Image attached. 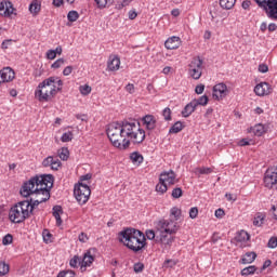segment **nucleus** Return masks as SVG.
Here are the masks:
<instances>
[{"label": "nucleus", "mask_w": 277, "mask_h": 277, "mask_svg": "<svg viewBox=\"0 0 277 277\" xmlns=\"http://www.w3.org/2000/svg\"><path fill=\"white\" fill-rule=\"evenodd\" d=\"M98 10H105V8H110L114 5V0H94Z\"/></svg>", "instance_id": "2f4dec72"}, {"label": "nucleus", "mask_w": 277, "mask_h": 277, "mask_svg": "<svg viewBox=\"0 0 277 277\" xmlns=\"http://www.w3.org/2000/svg\"><path fill=\"white\" fill-rule=\"evenodd\" d=\"M12 241H14V237L11 234H6L3 238H2V245L3 246H10V243H12Z\"/></svg>", "instance_id": "c03bdc74"}, {"label": "nucleus", "mask_w": 277, "mask_h": 277, "mask_svg": "<svg viewBox=\"0 0 277 277\" xmlns=\"http://www.w3.org/2000/svg\"><path fill=\"white\" fill-rule=\"evenodd\" d=\"M92 190L88 184L79 183L74 187V196L79 205H85L90 200Z\"/></svg>", "instance_id": "0eeeda50"}, {"label": "nucleus", "mask_w": 277, "mask_h": 277, "mask_svg": "<svg viewBox=\"0 0 277 277\" xmlns=\"http://www.w3.org/2000/svg\"><path fill=\"white\" fill-rule=\"evenodd\" d=\"M107 68H108V70H111V71L119 70L120 69V57L114 56L113 58H110L108 61Z\"/></svg>", "instance_id": "393cba45"}, {"label": "nucleus", "mask_w": 277, "mask_h": 277, "mask_svg": "<svg viewBox=\"0 0 277 277\" xmlns=\"http://www.w3.org/2000/svg\"><path fill=\"white\" fill-rule=\"evenodd\" d=\"M254 93L256 96H267V94H272V87L267 82H261L255 85Z\"/></svg>", "instance_id": "2eb2a0df"}, {"label": "nucleus", "mask_w": 277, "mask_h": 277, "mask_svg": "<svg viewBox=\"0 0 277 277\" xmlns=\"http://www.w3.org/2000/svg\"><path fill=\"white\" fill-rule=\"evenodd\" d=\"M172 198H181V196H183V189H181V187H176L172 190L171 194Z\"/></svg>", "instance_id": "09e8293b"}, {"label": "nucleus", "mask_w": 277, "mask_h": 277, "mask_svg": "<svg viewBox=\"0 0 277 277\" xmlns=\"http://www.w3.org/2000/svg\"><path fill=\"white\" fill-rule=\"evenodd\" d=\"M26 200L17 202L22 211L24 212L26 217H31L34 215V212H31V201H29V197H26Z\"/></svg>", "instance_id": "f3484780"}, {"label": "nucleus", "mask_w": 277, "mask_h": 277, "mask_svg": "<svg viewBox=\"0 0 277 277\" xmlns=\"http://www.w3.org/2000/svg\"><path fill=\"white\" fill-rule=\"evenodd\" d=\"M265 222V214L262 212H259L255 214L253 219V226H263Z\"/></svg>", "instance_id": "473e14b6"}, {"label": "nucleus", "mask_w": 277, "mask_h": 277, "mask_svg": "<svg viewBox=\"0 0 277 277\" xmlns=\"http://www.w3.org/2000/svg\"><path fill=\"white\" fill-rule=\"evenodd\" d=\"M12 2L5 1L0 3V14L1 16H12Z\"/></svg>", "instance_id": "aec40b11"}, {"label": "nucleus", "mask_w": 277, "mask_h": 277, "mask_svg": "<svg viewBox=\"0 0 277 277\" xmlns=\"http://www.w3.org/2000/svg\"><path fill=\"white\" fill-rule=\"evenodd\" d=\"M119 239L123 246H127L132 252H142L143 248H146V235L140 229L126 228L119 233Z\"/></svg>", "instance_id": "7ed1b4c3"}, {"label": "nucleus", "mask_w": 277, "mask_h": 277, "mask_svg": "<svg viewBox=\"0 0 277 277\" xmlns=\"http://www.w3.org/2000/svg\"><path fill=\"white\" fill-rule=\"evenodd\" d=\"M107 136L110 140L113 146L120 150H127L131 146V141L124 136V130L121 122H113L108 124L106 130Z\"/></svg>", "instance_id": "39448f33"}, {"label": "nucleus", "mask_w": 277, "mask_h": 277, "mask_svg": "<svg viewBox=\"0 0 277 277\" xmlns=\"http://www.w3.org/2000/svg\"><path fill=\"white\" fill-rule=\"evenodd\" d=\"M236 241H238V243H241L243 241H250V234H248V232L246 230H240L237 236L235 237Z\"/></svg>", "instance_id": "c85d7f7f"}, {"label": "nucleus", "mask_w": 277, "mask_h": 277, "mask_svg": "<svg viewBox=\"0 0 277 277\" xmlns=\"http://www.w3.org/2000/svg\"><path fill=\"white\" fill-rule=\"evenodd\" d=\"M142 121L147 131H154V129L157 127V119L153 115H146L143 117Z\"/></svg>", "instance_id": "a211bd4d"}, {"label": "nucleus", "mask_w": 277, "mask_h": 277, "mask_svg": "<svg viewBox=\"0 0 277 277\" xmlns=\"http://www.w3.org/2000/svg\"><path fill=\"white\" fill-rule=\"evenodd\" d=\"M156 192L159 194H166V192H168V184L159 181V183L156 185Z\"/></svg>", "instance_id": "ea45409f"}, {"label": "nucleus", "mask_w": 277, "mask_h": 277, "mask_svg": "<svg viewBox=\"0 0 277 277\" xmlns=\"http://www.w3.org/2000/svg\"><path fill=\"white\" fill-rule=\"evenodd\" d=\"M67 21H69V23H76V21H79V12L69 11L67 14Z\"/></svg>", "instance_id": "58836bf2"}, {"label": "nucleus", "mask_w": 277, "mask_h": 277, "mask_svg": "<svg viewBox=\"0 0 277 277\" xmlns=\"http://www.w3.org/2000/svg\"><path fill=\"white\" fill-rule=\"evenodd\" d=\"M180 45H181V38L176 36H173L167 39L164 42L166 49H169L170 51H173L174 49H179Z\"/></svg>", "instance_id": "6ab92c4d"}, {"label": "nucleus", "mask_w": 277, "mask_h": 277, "mask_svg": "<svg viewBox=\"0 0 277 277\" xmlns=\"http://www.w3.org/2000/svg\"><path fill=\"white\" fill-rule=\"evenodd\" d=\"M195 92H196V94H202V92H205V84H198L195 88Z\"/></svg>", "instance_id": "774afa93"}, {"label": "nucleus", "mask_w": 277, "mask_h": 277, "mask_svg": "<svg viewBox=\"0 0 277 277\" xmlns=\"http://www.w3.org/2000/svg\"><path fill=\"white\" fill-rule=\"evenodd\" d=\"M133 0H122V2L118 3L116 5L117 10H122V8H127V5H129V3H131Z\"/></svg>", "instance_id": "13d9d810"}, {"label": "nucleus", "mask_w": 277, "mask_h": 277, "mask_svg": "<svg viewBox=\"0 0 277 277\" xmlns=\"http://www.w3.org/2000/svg\"><path fill=\"white\" fill-rule=\"evenodd\" d=\"M41 9H42V1L40 0H34L29 4V12L30 14H34V16H38V14H40Z\"/></svg>", "instance_id": "4be33fe9"}, {"label": "nucleus", "mask_w": 277, "mask_h": 277, "mask_svg": "<svg viewBox=\"0 0 277 277\" xmlns=\"http://www.w3.org/2000/svg\"><path fill=\"white\" fill-rule=\"evenodd\" d=\"M227 95H228V87H226L224 82H221L213 87L212 96L214 101H222V98H225V96Z\"/></svg>", "instance_id": "f8f14e48"}, {"label": "nucleus", "mask_w": 277, "mask_h": 277, "mask_svg": "<svg viewBox=\"0 0 277 277\" xmlns=\"http://www.w3.org/2000/svg\"><path fill=\"white\" fill-rule=\"evenodd\" d=\"M267 247L272 248V249L277 248V238L276 237H272L268 240Z\"/></svg>", "instance_id": "bf43d9fd"}, {"label": "nucleus", "mask_w": 277, "mask_h": 277, "mask_svg": "<svg viewBox=\"0 0 277 277\" xmlns=\"http://www.w3.org/2000/svg\"><path fill=\"white\" fill-rule=\"evenodd\" d=\"M44 192H48V194H51V190H49L48 188H31V194L30 196H36L35 199H38V198H44Z\"/></svg>", "instance_id": "cd10ccee"}, {"label": "nucleus", "mask_w": 277, "mask_h": 277, "mask_svg": "<svg viewBox=\"0 0 277 277\" xmlns=\"http://www.w3.org/2000/svg\"><path fill=\"white\" fill-rule=\"evenodd\" d=\"M121 128L126 140L128 137L133 144H142L146 140V131L140 128V122L137 121H121Z\"/></svg>", "instance_id": "423d86ee"}, {"label": "nucleus", "mask_w": 277, "mask_h": 277, "mask_svg": "<svg viewBox=\"0 0 277 277\" xmlns=\"http://www.w3.org/2000/svg\"><path fill=\"white\" fill-rule=\"evenodd\" d=\"M194 104L196 105V107H198L199 105H201L202 107H205L206 105L209 104V96L207 95H202L199 98H195L193 100Z\"/></svg>", "instance_id": "72a5a7b5"}, {"label": "nucleus", "mask_w": 277, "mask_h": 277, "mask_svg": "<svg viewBox=\"0 0 277 277\" xmlns=\"http://www.w3.org/2000/svg\"><path fill=\"white\" fill-rule=\"evenodd\" d=\"M74 69L75 68L72 66L65 67L64 70H63L64 77H68L69 75H71Z\"/></svg>", "instance_id": "052dcab7"}, {"label": "nucleus", "mask_w": 277, "mask_h": 277, "mask_svg": "<svg viewBox=\"0 0 277 277\" xmlns=\"http://www.w3.org/2000/svg\"><path fill=\"white\" fill-rule=\"evenodd\" d=\"M47 57H48V60H55V57H57V54H55V51L49 50L47 52Z\"/></svg>", "instance_id": "e2e57ef3"}, {"label": "nucleus", "mask_w": 277, "mask_h": 277, "mask_svg": "<svg viewBox=\"0 0 277 277\" xmlns=\"http://www.w3.org/2000/svg\"><path fill=\"white\" fill-rule=\"evenodd\" d=\"M202 64L203 61L200 56L193 58V61L188 65V72L193 79L198 81L200 77H202Z\"/></svg>", "instance_id": "1a4fd4ad"}, {"label": "nucleus", "mask_w": 277, "mask_h": 277, "mask_svg": "<svg viewBox=\"0 0 277 277\" xmlns=\"http://www.w3.org/2000/svg\"><path fill=\"white\" fill-rule=\"evenodd\" d=\"M92 263H94V256L90 251H87L83 259H81V269H83V267H90Z\"/></svg>", "instance_id": "b1692460"}, {"label": "nucleus", "mask_w": 277, "mask_h": 277, "mask_svg": "<svg viewBox=\"0 0 277 277\" xmlns=\"http://www.w3.org/2000/svg\"><path fill=\"white\" fill-rule=\"evenodd\" d=\"M133 269L135 272V274H140L142 272H144V264L143 263H135L133 266Z\"/></svg>", "instance_id": "6e6d98bb"}, {"label": "nucleus", "mask_w": 277, "mask_h": 277, "mask_svg": "<svg viewBox=\"0 0 277 277\" xmlns=\"http://www.w3.org/2000/svg\"><path fill=\"white\" fill-rule=\"evenodd\" d=\"M237 0H220V5L223 10H233Z\"/></svg>", "instance_id": "c756f323"}, {"label": "nucleus", "mask_w": 277, "mask_h": 277, "mask_svg": "<svg viewBox=\"0 0 277 277\" xmlns=\"http://www.w3.org/2000/svg\"><path fill=\"white\" fill-rule=\"evenodd\" d=\"M130 159L132 161V163H144V156H142V154H140V151H134L130 155Z\"/></svg>", "instance_id": "7c9ffc66"}, {"label": "nucleus", "mask_w": 277, "mask_h": 277, "mask_svg": "<svg viewBox=\"0 0 277 277\" xmlns=\"http://www.w3.org/2000/svg\"><path fill=\"white\" fill-rule=\"evenodd\" d=\"M196 217H198V208L197 207L190 208L189 219L190 220H196Z\"/></svg>", "instance_id": "4d7b16f0"}, {"label": "nucleus", "mask_w": 277, "mask_h": 277, "mask_svg": "<svg viewBox=\"0 0 277 277\" xmlns=\"http://www.w3.org/2000/svg\"><path fill=\"white\" fill-rule=\"evenodd\" d=\"M259 8L266 12V16L277 21V0H254Z\"/></svg>", "instance_id": "6e6552de"}, {"label": "nucleus", "mask_w": 277, "mask_h": 277, "mask_svg": "<svg viewBox=\"0 0 277 277\" xmlns=\"http://www.w3.org/2000/svg\"><path fill=\"white\" fill-rule=\"evenodd\" d=\"M53 163V156H48L45 159L42 161L43 168H50Z\"/></svg>", "instance_id": "864d4df0"}, {"label": "nucleus", "mask_w": 277, "mask_h": 277, "mask_svg": "<svg viewBox=\"0 0 277 277\" xmlns=\"http://www.w3.org/2000/svg\"><path fill=\"white\" fill-rule=\"evenodd\" d=\"M43 241L45 243H51V237H53V235L51 234V232H49V229H44L43 233Z\"/></svg>", "instance_id": "49530a36"}, {"label": "nucleus", "mask_w": 277, "mask_h": 277, "mask_svg": "<svg viewBox=\"0 0 277 277\" xmlns=\"http://www.w3.org/2000/svg\"><path fill=\"white\" fill-rule=\"evenodd\" d=\"M63 85L64 81L55 76L47 78L38 84L35 96L40 103H49L57 92H62Z\"/></svg>", "instance_id": "f03ea898"}, {"label": "nucleus", "mask_w": 277, "mask_h": 277, "mask_svg": "<svg viewBox=\"0 0 277 277\" xmlns=\"http://www.w3.org/2000/svg\"><path fill=\"white\" fill-rule=\"evenodd\" d=\"M126 90L129 92V94L135 93V85L132 83L127 84Z\"/></svg>", "instance_id": "338daca9"}, {"label": "nucleus", "mask_w": 277, "mask_h": 277, "mask_svg": "<svg viewBox=\"0 0 277 277\" xmlns=\"http://www.w3.org/2000/svg\"><path fill=\"white\" fill-rule=\"evenodd\" d=\"M185 129V124L181 121H176L169 130V133H181V130Z\"/></svg>", "instance_id": "f704fd0d"}, {"label": "nucleus", "mask_w": 277, "mask_h": 277, "mask_svg": "<svg viewBox=\"0 0 277 277\" xmlns=\"http://www.w3.org/2000/svg\"><path fill=\"white\" fill-rule=\"evenodd\" d=\"M79 92L80 94H82V96H88V94L92 92V87H90L89 84L80 85Z\"/></svg>", "instance_id": "79ce46f5"}, {"label": "nucleus", "mask_w": 277, "mask_h": 277, "mask_svg": "<svg viewBox=\"0 0 277 277\" xmlns=\"http://www.w3.org/2000/svg\"><path fill=\"white\" fill-rule=\"evenodd\" d=\"M53 183H55V177L53 174H41V175H35L30 177V180L24 182V184L21 187L19 194L23 196V198H29L31 196V189L34 188H40L42 189H53Z\"/></svg>", "instance_id": "20e7f679"}, {"label": "nucleus", "mask_w": 277, "mask_h": 277, "mask_svg": "<svg viewBox=\"0 0 277 277\" xmlns=\"http://www.w3.org/2000/svg\"><path fill=\"white\" fill-rule=\"evenodd\" d=\"M78 263L81 265V258L79 255H75L70 260L69 265H70V267H77Z\"/></svg>", "instance_id": "de8ad7c7"}, {"label": "nucleus", "mask_w": 277, "mask_h": 277, "mask_svg": "<svg viewBox=\"0 0 277 277\" xmlns=\"http://www.w3.org/2000/svg\"><path fill=\"white\" fill-rule=\"evenodd\" d=\"M214 215H215V217L222 219V216L226 215V213L224 212V209L219 208L217 210H215Z\"/></svg>", "instance_id": "680f3d73"}, {"label": "nucleus", "mask_w": 277, "mask_h": 277, "mask_svg": "<svg viewBox=\"0 0 277 277\" xmlns=\"http://www.w3.org/2000/svg\"><path fill=\"white\" fill-rule=\"evenodd\" d=\"M57 277H75V272L62 271L61 273H58Z\"/></svg>", "instance_id": "5fc2aeb1"}, {"label": "nucleus", "mask_w": 277, "mask_h": 277, "mask_svg": "<svg viewBox=\"0 0 277 277\" xmlns=\"http://www.w3.org/2000/svg\"><path fill=\"white\" fill-rule=\"evenodd\" d=\"M10 273V265H8L5 262H0V277L5 276Z\"/></svg>", "instance_id": "a19ab883"}, {"label": "nucleus", "mask_w": 277, "mask_h": 277, "mask_svg": "<svg viewBox=\"0 0 277 277\" xmlns=\"http://www.w3.org/2000/svg\"><path fill=\"white\" fill-rule=\"evenodd\" d=\"M70 155V151H68V148L63 147L58 150V157L62 159V161H68V157Z\"/></svg>", "instance_id": "4c0bfd02"}, {"label": "nucleus", "mask_w": 277, "mask_h": 277, "mask_svg": "<svg viewBox=\"0 0 277 277\" xmlns=\"http://www.w3.org/2000/svg\"><path fill=\"white\" fill-rule=\"evenodd\" d=\"M196 107H198V106H196V104L194 103V100H193L182 110L183 118H189L194 114V111H196Z\"/></svg>", "instance_id": "412c9836"}, {"label": "nucleus", "mask_w": 277, "mask_h": 277, "mask_svg": "<svg viewBox=\"0 0 277 277\" xmlns=\"http://www.w3.org/2000/svg\"><path fill=\"white\" fill-rule=\"evenodd\" d=\"M61 140H62V142H71L72 133L70 131L63 133Z\"/></svg>", "instance_id": "603ef678"}, {"label": "nucleus", "mask_w": 277, "mask_h": 277, "mask_svg": "<svg viewBox=\"0 0 277 277\" xmlns=\"http://www.w3.org/2000/svg\"><path fill=\"white\" fill-rule=\"evenodd\" d=\"M255 272H256V266L251 265V266L245 267L241 271V276H252V274H255Z\"/></svg>", "instance_id": "e433bc0d"}, {"label": "nucleus", "mask_w": 277, "mask_h": 277, "mask_svg": "<svg viewBox=\"0 0 277 277\" xmlns=\"http://www.w3.org/2000/svg\"><path fill=\"white\" fill-rule=\"evenodd\" d=\"M264 185L268 189H272L274 185H277V168L267 169L264 175Z\"/></svg>", "instance_id": "9b49d317"}, {"label": "nucleus", "mask_w": 277, "mask_h": 277, "mask_svg": "<svg viewBox=\"0 0 277 277\" xmlns=\"http://www.w3.org/2000/svg\"><path fill=\"white\" fill-rule=\"evenodd\" d=\"M179 226L176 222L172 220L162 219L156 223V232L154 229H147L145 232V237L149 241L155 240L156 243H160L161 248L164 250H170L172 243H174V235L179 233Z\"/></svg>", "instance_id": "f257e3e1"}, {"label": "nucleus", "mask_w": 277, "mask_h": 277, "mask_svg": "<svg viewBox=\"0 0 277 277\" xmlns=\"http://www.w3.org/2000/svg\"><path fill=\"white\" fill-rule=\"evenodd\" d=\"M167 220H171V222H175V224L179 225V220H181V209L176 207L172 208L170 211V219Z\"/></svg>", "instance_id": "bb28decb"}, {"label": "nucleus", "mask_w": 277, "mask_h": 277, "mask_svg": "<svg viewBox=\"0 0 277 277\" xmlns=\"http://www.w3.org/2000/svg\"><path fill=\"white\" fill-rule=\"evenodd\" d=\"M27 219L28 217L24 214L17 203H15L14 207H12L9 211V220L13 222V224H21Z\"/></svg>", "instance_id": "9d476101"}, {"label": "nucleus", "mask_w": 277, "mask_h": 277, "mask_svg": "<svg viewBox=\"0 0 277 277\" xmlns=\"http://www.w3.org/2000/svg\"><path fill=\"white\" fill-rule=\"evenodd\" d=\"M64 64H66V61L64 58H58L56 60L52 65L51 68L57 69V68H62V66H64Z\"/></svg>", "instance_id": "a18cd8bd"}, {"label": "nucleus", "mask_w": 277, "mask_h": 277, "mask_svg": "<svg viewBox=\"0 0 277 277\" xmlns=\"http://www.w3.org/2000/svg\"><path fill=\"white\" fill-rule=\"evenodd\" d=\"M174 265H176V262H174V260H167L163 263V267H174Z\"/></svg>", "instance_id": "0e129e2a"}, {"label": "nucleus", "mask_w": 277, "mask_h": 277, "mask_svg": "<svg viewBox=\"0 0 277 277\" xmlns=\"http://www.w3.org/2000/svg\"><path fill=\"white\" fill-rule=\"evenodd\" d=\"M61 166H62V161H60V159L52 158L51 170H60Z\"/></svg>", "instance_id": "3c124183"}, {"label": "nucleus", "mask_w": 277, "mask_h": 277, "mask_svg": "<svg viewBox=\"0 0 277 277\" xmlns=\"http://www.w3.org/2000/svg\"><path fill=\"white\" fill-rule=\"evenodd\" d=\"M240 261H241L242 265H248L250 263H254V261H256V252H247L241 258Z\"/></svg>", "instance_id": "a878e982"}, {"label": "nucleus", "mask_w": 277, "mask_h": 277, "mask_svg": "<svg viewBox=\"0 0 277 277\" xmlns=\"http://www.w3.org/2000/svg\"><path fill=\"white\" fill-rule=\"evenodd\" d=\"M44 194V198H37L34 199V197L28 198V201L30 202V213H34L35 209L42 205V202H47L51 198V194H49L48 190H42Z\"/></svg>", "instance_id": "ddd939ff"}, {"label": "nucleus", "mask_w": 277, "mask_h": 277, "mask_svg": "<svg viewBox=\"0 0 277 277\" xmlns=\"http://www.w3.org/2000/svg\"><path fill=\"white\" fill-rule=\"evenodd\" d=\"M53 217L56 220V226H62V213H64V210L62 209V206H54L52 208Z\"/></svg>", "instance_id": "5701e85b"}, {"label": "nucleus", "mask_w": 277, "mask_h": 277, "mask_svg": "<svg viewBox=\"0 0 277 277\" xmlns=\"http://www.w3.org/2000/svg\"><path fill=\"white\" fill-rule=\"evenodd\" d=\"M253 134L256 135L258 137H261L263 133H265V126L259 123L252 128Z\"/></svg>", "instance_id": "c9c22d12"}, {"label": "nucleus", "mask_w": 277, "mask_h": 277, "mask_svg": "<svg viewBox=\"0 0 277 277\" xmlns=\"http://www.w3.org/2000/svg\"><path fill=\"white\" fill-rule=\"evenodd\" d=\"M269 70V67H267V65L265 64H260L259 65V72L265 74Z\"/></svg>", "instance_id": "69168bd1"}, {"label": "nucleus", "mask_w": 277, "mask_h": 277, "mask_svg": "<svg viewBox=\"0 0 277 277\" xmlns=\"http://www.w3.org/2000/svg\"><path fill=\"white\" fill-rule=\"evenodd\" d=\"M159 181L166 185H174L176 183V173L170 170L169 172H163L160 174Z\"/></svg>", "instance_id": "dca6fc26"}, {"label": "nucleus", "mask_w": 277, "mask_h": 277, "mask_svg": "<svg viewBox=\"0 0 277 277\" xmlns=\"http://www.w3.org/2000/svg\"><path fill=\"white\" fill-rule=\"evenodd\" d=\"M162 116L164 120H172V110L169 107L164 108L162 111Z\"/></svg>", "instance_id": "8fccbe9b"}, {"label": "nucleus", "mask_w": 277, "mask_h": 277, "mask_svg": "<svg viewBox=\"0 0 277 277\" xmlns=\"http://www.w3.org/2000/svg\"><path fill=\"white\" fill-rule=\"evenodd\" d=\"M15 77L14 70L11 67H5L0 70V85L13 81Z\"/></svg>", "instance_id": "4468645a"}, {"label": "nucleus", "mask_w": 277, "mask_h": 277, "mask_svg": "<svg viewBox=\"0 0 277 277\" xmlns=\"http://www.w3.org/2000/svg\"><path fill=\"white\" fill-rule=\"evenodd\" d=\"M196 172L198 174H211V172H213V169H211L209 167H201V168H197Z\"/></svg>", "instance_id": "37998d69"}]
</instances>
